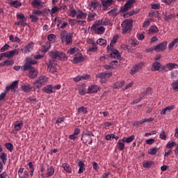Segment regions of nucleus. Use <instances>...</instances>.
I'll use <instances>...</instances> for the list:
<instances>
[{"mask_svg": "<svg viewBox=\"0 0 178 178\" xmlns=\"http://www.w3.org/2000/svg\"><path fill=\"white\" fill-rule=\"evenodd\" d=\"M60 38L62 42H65L66 45H70L73 42V35L67 33V31H63L60 33Z\"/></svg>", "mask_w": 178, "mask_h": 178, "instance_id": "1", "label": "nucleus"}, {"mask_svg": "<svg viewBox=\"0 0 178 178\" xmlns=\"http://www.w3.org/2000/svg\"><path fill=\"white\" fill-rule=\"evenodd\" d=\"M121 26L122 28V34L130 33V31L133 30V21L130 19H125L122 22Z\"/></svg>", "mask_w": 178, "mask_h": 178, "instance_id": "2", "label": "nucleus"}, {"mask_svg": "<svg viewBox=\"0 0 178 178\" xmlns=\"http://www.w3.org/2000/svg\"><path fill=\"white\" fill-rule=\"evenodd\" d=\"M17 19L18 21L15 22V26H22V27H26L27 26V17L22 13H17Z\"/></svg>", "mask_w": 178, "mask_h": 178, "instance_id": "3", "label": "nucleus"}, {"mask_svg": "<svg viewBox=\"0 0 178 178\" xmlns=\"http://www.w3.org/2000/svg\"><path fill=\"white\" fill-rule=\"evenodd\" d=\"M33 65H37V60H34L33 58L30 57H27L26 58V63L22 66V69L24 72L29 70V69H33Z\"/></svg>", "mask_w": 178, "mask_h": 178, "instance_id": "4", "label": "nucleus"}, {"mask_svg": "<svg viewBox=\"0 0 178 178\" xmlns=\"http://www.w3.org/2000/svg\"><path fill=\"white\" fill-rule=\"evenodd\" d=\"M48 83V78L45 76H39L36 81L33 83L34 86H35L38 88H41L42 86H45Z\"/></svg>", "mask_w": 178, "mask_h": 178, "instance_id": "5", "label": "nucleus"}, {"mask_svg": "<svg viewBox=\"0 0 178 178\" xmlns=\"http://www.w3.org/2000/svg\"><path fill=\"white\" fill-rule=\"evenodd\" d=\"M134 3H136V0L127 1L124 6L120 8V12H127V10H129V9H131Z\"/></svg>", "mask_w": 178, "mask_h": 178, "instance_id": "6", "label": "nucleus"}, {"mask_svg": "<svg viewBox=\"0 0 178 178\" xmlns=\"http://www.w3.org/2000/svg\"><path fill=\"white\" fill-rule=\"evenodd\" d=\"M166 47H168V41H163L156 45L154 48V51L155 52H163V51L166 49Z\"/></svg>", "mask_w": 178, "mask_h": 178, "instance_id": "7", "label": "nucleus"}, {"mask_svg": "<svg viewBox=\"0 0 178 178\" xmlns=\"http://www.w3.org/2000/svg\"><path fill=\"white\" fill-rule=\"evenodd\" d=\"M98 23L94 24L91 29L93 31H95L97 34H104L105 33V28L104 26H98Z\"/></svg>", "mask_w": 178, "mask_h": 178, "instance_id": "8", "label": "nucleus"}, {"mask_svg": "<svg viewBox=\"0 0 178 178\" xmlns=\"http://www.w3.org/2000/svg\"><path fill=\"white\" fill-rule=\"evenodd\" d=\"M16 55H19V49H13L12 51L3 53V56L5 58H8V59L13 58V56H16Z\"/></svg>", "mask_w": 178, "mask_h": 178, "instance_id": "9", "label": "nucleus"}, {"mask_svg": "<svg viewBox=\"0 0 178 178\" xmlns=\"http://www.w3.org/2000/svg\"><path fill=\"white\" fill-rule=\"evenodd\" d=\"M112 76V72H100L97 75H96V77L97 79H100L101 80H104L105 79H109V77Z\"/></svg>", "mask_w": 178, "mask_h": 178, "instance_id": "10", "label": "nucleus"}, {"mask_svg": "<svg viewBox=\"0 0 178 178\" xmlns=\"http://www.w3.org/2000/svg\"><path fill=\"white\" fill-rule=\"evenodd\" d=\"M107 49L108 51L111 49V56L112 58H115L117 59H119V58H120V54L119 53V51L118 49H113V47H109V45L107 47Z\"/></svg>", "mask_w": 178, "mask_h": 178, "instance_id": "11", "label": "nucleus"}, {"mask_svg": "<svg viewBox=\"0 0 178 178\" xmlns=\"http://www.w3.org/2000/svg\"><path fill=\"white\" fill-rule=\"evenodd\" d=\"M143 66H144V63H139L135 65L132 67V69L130 72V74H136V73H137V72H138V71L141 70V69H143Z\"/></svg>", "mask_w": 178, "mask_h": 178, "instance_id": "12", "label": "nucleus"}, {"mask_svg": "<svg viewBox=\"0 0 178 178\" xmlns=\"http://www.w3.org/2000/svg\"><path fill=\"white\" fill-rule=\"evenodd\" d=\"M33 49H34V43L30 42L24 47V49H21V51H24V54H29V52H31Z\"/></svg>", "mask_w": 178, "mask_h": 178, "instance_id": "13", "label": "nucleus"}, {"mask_svg": "<svg viewBox=\"0 0 178 178\" xmlns=\"http://www.w3.org/2000/svg\"><path fill=\"white\" fill-rule=\"evenodd\" d=\"M74 63H80L84 60V57H83V55L80 53H77L74 54L73 58Z\"/></svg>", "mask_w": 178, "mask_h": 178, "instance_id": "14", "label": "nucleus"}, {"mask_svg": "<svg viewBox=\"0 0 178 178\" xmlns=\"http://www.w3.org/2000/svg\"><path fill=\"white\" fill-rule=\"evenodd\" d=\"M98 90H99V87L97 85H91L88 87L87 93L88 94H95L98 92Z\"/></svg>", "mask_w": 178, "mask_h": 178, "instance_id": "15", "label": "nucleus"}, {"mask_svg": "<svg viewBox=\"0 0 178 178\" xmlns=\"http://www.w3.org/2000/svg\"><path fill=\"white\" fill-rule=\"evenodd\" d=\"M81 140V141H83V144H87V143L89 145H91V144H92V138H90V136L86 134L82 136Z\"/></svg>", "mask_w": 178, "mask_h": 178, "instance_id": "16", "label": "nucleus"}, {"mask_svg": "<svg viewBox=\"0 0 178 178\" xmlns=\"http://www.w3.org/2000/svg\"><path fill=\"white\" fill-rule=\"evenodd\" d=\"M99 6V2L97 1H91L88 6V8L90 9V10L94 11Z\"/></svg>", "mask_w": 178, "mask_h": 178, "instance_id": "17", "label": "nucleus"}, {"mask_svg": "<svg viewBox=\"0 0 178 178\" xmlns=\"http://www.w3.org/2000/svg\"><path fill=\"white\" fill-rule=\"evenodd\" d=\"M29 77L30 79H35L38 76V70L35 68H29Z\"/></svg>", "mask_w": 178, "mask_h": 178, "instance_id": "18", "label": "nucleus"}, {"mask_svg": "<svg viewBox=\"0 0 178 178\" xmlns=\"http://www.w3.org/2000/svg\"><path fill=\"white\" fill-rule=\"evenodd\" d=\"M18 175L21 178H27L29 177V172L27 170H24V168H20L18 171Z\"/></svg>", "mask_w": 178, "mask_h": 178, "instance_id": "19", "label": "nucleus"}, {"mask_svg": "<svg viewBox=\"0 0 178 178\" xmlns=\"http://www.w3.org/2000/svg\"><path fill=\"white\" fill-rule=\"evenodd\" d=\"M175 108L176 106H168L161 110L160 115H166V113H169V112H171V111H173V109H175Z\"/></svg>", "mask_w": 178, "mask_h": 178, "instance_id": "20", "label": "nucleus"}, {"mask_svg": "<svg viewBox=\"0 0 178 178\" xmlns=\"http://www.w3.org/2000/svg\"><path fill=\"white\" fill-rule=\"evenodd\" d=\"M76 19H84L87 17V13L83 12V10L78 9L76 13Z\"/></svg>", "mask_w": 178, "mask_h": 178, "instance_id": "21", "label": "nucleus"}, {"mask_svg": "<svg viewBox=\"0 0 178 178\" xmlns=\"http://www.w3.org/2000/svg\"><path fill=\"white\" fill-rule=\"evenodd\" d=\"M112 2H113V0H103L102 3L104 10H106V9H108V8L112 5Z\"/></svg>", "mask_w": 178, "mask_h": 178, "instance_id": "22", "label": "nucleus"}, {"mask_svg": "<svg viewBox=\"0 0 178 178\" xmlns=\"http://www.w3.org/2000/svg\"><path fill=\"white\" fill-rule=\"evenodd\" d=\"M43 91L47 94H52L55 92V90H54V86L52 85H49L43 88Z\"/></svg>", "mask_w": 178, "mask_h": 178, "instance_id": "23", "label": "nucleus"}, {"mask_svg": "<svg viewBox=\"0 0 178 178\" xmlns=\"http://www.w3.org/2000/svg\"><path fill=\"white\" fill-rule=\"evenodd\" d=\"M14 129L15 131H20L23 129V122L17 121L14 123Z\"/></svg>", "mask_w": 178, "mask_h": 178, "instance_id": "24", "label": "nucleus"}, {"mask_svg": "<svg viewBox=\"0 0 178 178\" xmlns=\"http://www.w3.org/2000/svg\"><path fill=\"white\" fill-rule=\"evenodd\" d=\"M13 63H15V62L13 60L7 59V60H5L4 61L1 62L0 63V66L1 67H3L5 66H12V65H13Z\"/></svg>", "mask_w": 178, "mask_h": 178, "instance_id": "25", "label": "nucleus"}, {"mask_svg": "<svg viewBox=\"0 0 178 178\" xmlns=\"http://www.w3.org/2000/svg\"><path fill=\"white\" fill-rule=\"evenodd\" d=\"M21 88L24 92H30L33 90V87L30 86V83L22 85Z\"/></svg>", "mask_w": 178, "mask_h": 178, "instance_id": "26", "label": "nucleus"}, {"mask_svg": "<svg viewBox=\"0 0 178 178\" xmlns=\"http://www.w3.org/2000/svg\"><path fill=\"white\" fill-rule=\"evenodd\" d=\"M47 69L51 72V73H56V67L52 64L51 60L47 63Z\"/></svg>", "mask_w": 178, "mask_h": 178, "instance_id": "27", "label": "nucleus"}, {"mask_svg": "<svg viewBox=\"0 0 178 178\" xmlns=\"http://www.w3.org/2000/svg\"><path fill=\"white\" fill-rule=\"evenodd\" d=\"M55 173V168L53 166H50L47 170L46 177H51V176H54Z\"/></svg>", "mask_w": 178, "mask_h": 178, "instance_id": "28", "label": "nucleus"}, {"mask_svg": "<svg viewBox=\"0 0 178 178\" xmlns=\"http://www.w3.org/2000/svg\"><path fill=\"white\" fill-rule=\"evenodd\" d=\"M59 11V8L58 6H54L51 9H48L47 12V15H51V16H54L56 12Z\"/></svg>", "mask_w": 178, "mask_h": 178, "instance_id": "29", "label": "nucleus"}, {"mask_svg": "<svg viewBox=\"0 0 178 178\" xmlns=\"http://www.w3.org/2000/svg\"><path fill=\"white\" fill-rule=\"evenodd\" d=\"M61 167L67 173H72V168L69 163H64L62 164Z\"/></svg>", "mask_w": 178, "mask_h": 178, "instance_id": "30", "label": "nucleus"}, {"mask_svg": "<svg viewBox=\"0 0 178 178\" xmlns=\"http://www.w3.org/2000/svg\"><path fill=\"white\" fill-rule=\"evenodd\" d=\"M57 59L58 60H67V57L66 56V54H65V53L58 51L57 55Z\"/></svg>", "mask_w": 178, "mask_h": 178, "instance_id": "31", "label": "nucleus"}, {"mask_svg": "<svg viewBox=\"0 0 178 178\" xmlns=\"http://www.w3.org/2000/svg\"><path fill=\"white\" fill-rule=\"evenodd\" d=\"M159 29H158V27H156V26H152L149 29L148 33L150 35H153V34H156V33H159Z\"/></svg>", "mask_w": 178, "mask_h": 178, "instance_id": "32", "label": "nucleus"}, {"mask_svg": "<svg viewBox=\"0 0 178 178\" xmlns=\"http://www.w3.org/2000/svg\"><path fill=\"white\" fill-rule=\"evenodd\" d=\"M58 51L57 50H51L49 51V56L51 58V59H58Z\"/></svg>", "mask_w": 178, "mask_h": 178, "instance_id": "33", "label": "nucleus"}, {"mask_svg": "<svg viewBox=\"0 0 178 178\" xmlns=\"http://www.w3.org/2000/svg\"><path fill=\"white\" fill-rule=\"evenodd\" d=\"M69 16L71 17H76L77 16V10H76V9L72 6L70 7L69 9Z\"/></svg>", "mask_w": 178, "mask_h": 178, "instance_id": "34", "label": "nucleus"}, {"mask_svg": "<svg viewBox=\"0 0 178 178\" xmlns=\"http://www.w3.org/2000/svg\"><path fill=\"white\" fill-rule=\"evenodd\" d=\"M31 5L33 6V8L42 7V3L41 2V0H33Z\"/></svg>", "mask_w": 178, "mask_h": 178, "instance_id": "35", "label": "nucleus"}, {"mask_svg": "<svg viewBox=\"0 0 178 178\" xmlns=\"http://www.w3.org/2000/svg\"><path fill=\"white\" fill-rule=\"evenodd\" d=\"M9 40L11 42H17V44H20L22 42V40L18 37H13V35H10L9 36Z\"/></svg>", "mask_w": 178, "mask_h": 178, "instance_id": "36", "label": "nucleus"}, {"mask_svg": "<svg viewBox=\"0 0 178 178\" xmlns=\"http://www.w3.org/2000/svg\"><path fill=\"white\" fill-rule=\"evenodd\" d=\"M134 138H135L134 135H132L128 138H126V137L122 138V143H127L129 144V143L133 142Z\"/></svg>", "mask_w": 178, "mask_h": 178, "instance_id": "37", "label": "nucleus"}, {"mask_svg": "<svg viewBox=\"0 0 178 178\" xmlns=\"http://www.w3.org/2000/svg\"><path fill=\"white\" fill-rule=\"evenodd\" d=\"M10 6H13V8H20V6H22V3L17 0H15V1L10 2Z\"/></svg>", "mask_w": 178, "mask_h": 178, "instance_id": "38", "label": "nucleus"}, {"mask_svg": "<svg viewBox=\"0 0 178 178\" xmlns=\"http://www.w3.org/2000/svg\"><path fill=\"white\" fill-rule=\"evenodd\" d=\"M96 44L97 45H100V47H106V40H104L103 38H99L97 40Z\"/></svg>", "mask_w": 178, "mask_h": 178, "instance_id": "39", "label": "nucleus"}, {"mask_svg": "<svg viewBox=\"0 0 178 178\" xmlns=\"http://www.w3.org/2000/svg\"><path fill=\"white\" fill-rule=\"evenodd\" d=\"M78 113H82V115H87L88 110L84 106L79 107L78 108Z\"/></svg>", "mask_w": 178, "mask_h": 178, "instance_id": "40", "label": "nucleus"}, {"mask_svg": "<svg viewBox=\"0 0 178 178\" xmlns=\"http://www.w3.org/2000/svg\"><path fill=\"white\" fill-rule=\"evenodd\" d=\"M0 159L2 161V163L4 165L6 163V161H8V154L6 153L3 152L0 154Z\"/></svg>", "mask_w": 178, "mask_h": 178, "instance_id": "41", "label": "nucleus"}, {"mask_svg": "<svg viewBox=\"0 0 178 178\" xmlns=\"http://www.w3.org/2000/svg\"><path fill=\"white\" fill-rule=\"evenodd\" d=\"M119 38V35H115L113 37V39L111 41L109 48H113V45L116 44L118 42V39Z\"/></svg>", "mask_w": 178, "mask_h": 178, "instance_id": "42", "label": "nucleus"}, {"mask_svg": "<svg viewBox=\"0 0 178 178\" xmlns=\"http://www.w3.org/2000/svg\"><path fill=\"white\" fill-rule=\"evenodd\" d=\"M97 42L92 44V47L88 49V52H97L98 51V47Z\"/></svg>", "mask_w": 178, "mask_h": 178, "instance_id": "43", "label": "nucleus"}, {"mask_svg": "<svg viewBox=\"0 0 178 178\" xmlns=\"http://www.w3.org/2000/svg\"><path fill=\"white\" fill-rule=\"evenodd\" d=\"M178 42V38L174 39L169 44H168V49H172L173 47L176 45Z\"/></svg>", "mask_w": 178, "mask_h": 178, "instance_id": "44", "label": "nucleus"}, {"mask_svg": "<svg viewBox=\"0 0 178 178\" xmlns=\"http://www.w3.org/2000/svg\"><path fill=\"white\" fill-rule=\"evenodd\" d=\"M47 40H49V41H50V42L54 43V42H55V41L56 40V35H55V34L48 35Z\"/></svg>", "mask_w": 178, "mask_h": 178, "instance_id": "45", "label": "nucleus"}, {"mask_svg": "<svg viewBox=\"0 0 178 178\" xmlns=\"http://www.w3.org/2000/svg\"><path fill=\"white\" fill-rule=\"evenodd\" d=\"M117 147L120 151H123L124 149V143L122 140H119L117 143Z\"/></svg>", "mask_w": 178, "mask_h": 178, "instance_id": "46", "label": "nucleus"}, {"mask_svg": "<svg viewBox=\"0 0 178 178\" xmlns=\"http://www.w3.org/2000/svg\"><path fill=\"white\" fill-rule=\"evenodd\" d=\"M152 165H154V161H144L143 166V168H151V166H152Z\"/></svg>", "mask_w": 178, "mask_h": 178, "instance_id": "47", "label": "nucleus"}, {"mask_svg": "<svg viewBox=\"0 0 178 178\" xmlns=\"http://www.w3.org/2000/svg\"><path fill=\"white\" fill-rule=\"evenodd\" d=\"M154 120V118H145L143 120H140L137 122V124H143V123H145L147 122H152Z\"/></svg>", "mask_w": 178, "mask_h": 178, "instance_id": "48", "label": "nucleus"}, {"mask_svg": "<svg viewBox=\"0 0 178 178\" xmlns=\"http://www.w3.org/2000/svg\"><path fill=\"white\" fill-rule=\"evenodd\" d=\"M28 166H29L30 175L33 176L34 175V165L33 164V162H29Z\"/></svg>", "mask_w": 178, "mask_h": 178, "instance_id": "49", "label": "nucleus"}, {"mask_svg": "<svg viewBox=\"0 0 178 178\" xmlns=\"http://www.w3.org/2000/svg\"><path fill=\"white\" fill-rule=\"evenodd\" d=\"M161 66V63L158 61H156L152 64V68L154 69V70H159Z\"/></svg>", "mask_w": 178, "mask_h": 178, "instance_id": "50", "label": "nucleus"}, {"mask_svg": "<svg viewBox=\"0 0 178 178\" xmlns=\"http://www.w3.org/2000/svg\"><path fill=\"white\" fill-rule=\"evenodd\" d=\"M108 15L110 16H116L118 15V8H115L108 12Z\"/></svg>", "mask_w": 178, "mask_h": 178, "instance_id": "51", "label": "nucleus"}, {"mask_svg": "<svg viewBox=\"0 0 178 178\" xmlns=\"http://www.w3.org/2000/svg\"><path fill=\"white\" fill-rule=\"evenodd\" d=\"M32 13L35 15V16H42V15H44V12L40 10H33Z\"/></svg>", "mask_w": 178, "mask_h": 178, "instance_id": "52", "label": "nucleus"}, {"mask_svg": "<svg viewBox=\"0 0 178 178\" xmlns=\"http://www.w3.org/2000/svg\"><path fill=\"white\" fill-rule=\"evenodd\" d=\"M30 19H31V22L33 23H36V22H38L40 20V18L37 17V15H35L34 14L29 15Z\"/></svg>", "mask_w": 178, "mask_h": 178, "instance_id": "53", "label": "nucleus"}, {"mask_svg": "<svg viewBox=\"0 0 178 178\" xmlns=\"http://www.w3.org/2000/svg\"><path fill=\"white\" fill-rule=\"evenodd\" d=\"M122 86H124V81H121L116 83L114 85V88H122Z\"/></svg>", "mask_w": 178, "mask_h": 178, "instance_id": "54", "label": "nucleus"}, {"mask_svg": "<svg viewBox=\"0 0 178 178\" xmlns=\"http://www.w3.org/2000/svg\"><path fill=\"white\" fill-rule=\"evenodd\" d=\"M10 86L12 88V90H15V88H17L19 86V81H14L11 83Z\"/></svg>", "mask_w": 178, "mask_h": 178, "instance_id": "55", "label": "nucleus"}, {"mask_svg": "<svg viewBox=\"0 0 178 178\" xmlns=\"http://www.w3.org/2000/svg\"><path fill=\"white\" fill-rule=\"evenodd\" d=\"M172 90H174L175 92L178 91V81H173L171 84Z\"/></svg>", "mask_w": 178, "mask_h": 178, "instance_id": "56", "label": "nucleus"}, {"mask_svg": "<svg viewBox=\"0 0 178 178\" xmlns=\"http://www.w3.org/2000/svg\"><path fill=\"white\" fill-rule=\"evenodd\" d=\"M5 147L10 152H12L13 151V144L7 143L5 144Z\"/></svg>", "mask_w": 178, "mask_h": 178, "instance_id": "57", "label": "nucleus"}, {"mask_svg": "<svg viewBox=\"0 0 178 178\" xmlns=\"http://www.w3.org/2000/svg\"><path fill=\"white\" fill-rule=\"evenodd\" d=\"M151 23H152V19H147L146 21L143 22V27L145 29V27H148V26H149Z\"/></svg>", "mask_w": 178, "mask_h": 178, "instance_id": "58", "label": "nucleus"}, {"mask_svg": "<svg viewBox=\"0 0 178 178\" xmlns=\"http://www.w3.org/2000/svg\"><path fill=\"white\" fill-rule=\"evenodd\" d=\"M176 66H177V64L176 63H170L167 64V67L169 69V70H173Z\"/></svg>", "mask_w": 178, "mask_h": 178, "instance_id": "59", "label": "nucleus"}, {"mask_svg": "<svg viewBox=\"0 0 178 178\" xmlns=\"http://www.w3.org/2000/svg\"><path fill=\"white\" fill-rule=\"evenodd\" d=\"M77 51H79V49L77 47H74L70 49L67 52L70 54V55H73L74 54H76Z\"/></svg>", "mask_w": 178, "mask_h": 178, "instance_id": "60", "label": "nucleus"}, {"mask_svg": "<svg viewBox=\"0 0 178 178\" xmlns=\"http://www.w3.org/2000/svg\"><path fill=\"white\" fill-rule=\"evenodd\" d=\"M156 152H158V149L156 148H151L147 152V153L149 155H156Z\"/></svg>", "mask_w": 178, "mask_h": 178, "instance_id": "61", "label": "nucleus"}, {"mask_svg": "<svg viewBox=\"0 0 178 178\" xmlns=\"http://www.w3.org/2000/svg\"><path fill=\"white\" fill-rule=\"evenodd\" d=\"M10 46L8 44H5L3 47L1 49V52H5L6 51H8Z\"/></svg>", "mask_w": 178, "mask_h": 178, "instance_id": "62", "label": "nucleus"}, {"mask_svg": "<svg viewBox=\"0 0 178 178\" xmlns=\"http://www.w3.org/2000/svg\"><path fill=\"white\" fill-rule=\"evenodd\" d=\"M95 16H97V13L90 14L88 17V22H92V20H94V19L95 18Z\"/></svg>", "mask_w": 178, "mask_h": 178, "instance_id": "63", "label": "nucleus"}, {"mask_svg": "<svg viewBox=\"0 0 178 178\" xmlns=\"http://www.w3.org/2000/svg\"><path fill=\"white\" fill-rule=\"evenodd\" d=\"M101 24L103 26H112V22L109 20L102 21Z\"/></svg>", "mask_w": 178, "mask_h": 178, "instance_id": "64", "label": "nucleus"}]
</instances>
